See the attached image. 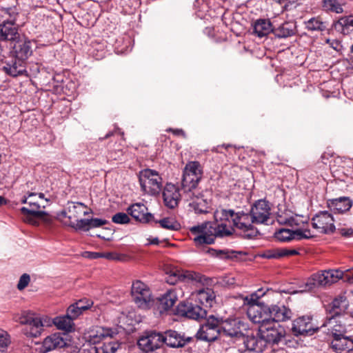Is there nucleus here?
I'll return each instance as SVG.
<instances>
[{"label": "nucleus", "mask_w": 353, "mask_h": 353, "mask_svg": "<svg viewBox=\"0 0 353 353\" xmlns=\"http://www.w3.org/2000/svg\"><path fill=\"white\" fill-rule=\"evenodd\" d=\"M139 181L141 190L152 195L157 194L162 188V178L154 170L144 169L139 172Z\"/></svg>", "instance_id": "5"}, {"label": "nucleus", "mask_w": 353, "mask_h": 353, "mask_svg": "<svg viewBox=\"0 0 353 353\" xmlns=\"http://www.w3.org/2000/svg\"><path fill=\"white\" fill-rule=\"evenodd\" d=\"M281 258L288 256H293L299 254V252L295 249L282 248Z\"/></svg>", "instance_id": "58"}, {"label": "nucleus", "mask_w": 353, "mask_h": 353, "mask_svg": "<svg viewBox=\"0 0 353 353\" xmlns=\"http://www.w3.org/2000/svg\"><path fill=\"white\" fill-rule=\"evenodd\" d=\"M275 238L281 242H288L295 239L292 235V230L290 229L281 228L275 233Z\"/></svg>", "instance_id": "43"}, {"label": "nucleus", "mask_w": 353, "mask_h": 353, "mask_svg": "<svg viewBox=\"0 0 353 353\" xmlns=\"http://www.w3.org/2000/svg\"><path fill=\"white\" fill-rule=\"evenodd\" d=\"M163 198L165 205L170 209L176 208L180 201L179 189L172 183H167L163 189Z\"/></svg>", "instance_id": "23"}, {"label": "nucleus", "mask_w": 353, "mask_h": 353, "mask_svg": "<svg viewBox=\"0 0 353 353\" xmlns=\"http://www.w3.org/2000/svg\"><path fill=\"white\" fill-rule=\"evenodd\" d=\"M312 279L316 281L319 288L329 285L328 279L325 274V270L313 274Z\"/></svg>", "instance_id": "46"}, {"label": "nucleus", "mask_w": 353, "mask_h": 353, "mask_svg": "<svg viewBox=\"0 0 353 353\" xmlns=\"http://www.w3.org/2000/svg\"><path fill=\"white\" fill-rule=\"evenodd\" d=\"M117 334L112 329L103 327H97L96 330H92L90 333V341L93 343H99L104 339L110 337L112 339Z\"/></svg>", "instance_id": "32"}, {"label": "nucleus", "mask_w": 353, "mask_h": 353, "mask_svg": "<svg viewBox=\"0 0 353 353\" xmlns=\"http://www.w3.org/2000/svg\"><path fill=\"white\" fill-rule=\"evenodd\" d=\"M23 34L20 25L14 20H2L0 22V42L11 44Z\"/></svg>", "instance_id": "16"}, {"label": "nucleus", "mask_w": 353, "mask_h": 353, "mask_svg": "<svg viewBox=\"0 0 353 353\" xmlns=\"http://www.w3.org/2000/svg\"><path fill=\"white\" fill-rule=\"evenodd\" d=\"M248 305L247 314L254 323L261 324L262 327L270 324V305L264 302Z\"/></svg>", "instance_id": "10"}, {"label": "nucleus", "mask_w": 353, "mask_h": 353, "mask_svg": "<svg viewBox=\"0 0 353 353\" xmlns=\"http://www.w3.org/2000/svg\"><path fill=\"white\" fill-rule=\"evenodd\" d=\"M167 131L172 132L174 135H176V136L181 135V136L183 137L184 138L186 137L185 132L182 129L169 128Z\"/></svg>", "instance_id": "60"}, {"label": "nucleus", "mask_w": 353, "mask_h": 353, "mask_svg": "<svg viewBox=\"0 0 353 353\" xmlns=\"http://www.w3.org/2000/svg\"><path fill=\"white\" fill-rule=\"evenodd\" d=\"M322 8L324 11L336 14L343 12L342 3L339 0H322Z\"/></svg>", "instance_id": "38"}, {"label": "nucleus", "mask_w": 353, "mask_h": 353, "mask_svg": "<svg viewBox=\"0 0 353 353\" xmlns=\"http://www.w3.org/2000/svg\"><path fill=\"white\" fill-rule=\"evenodd\" d=\"M174 314L188 319L199 321L207 317V310L195 301L194 303L188 301H181L176 307Z\"/></svg>", "instance_id": "8"}, {"label": "nucleus", "mask_w": 353, "mask_h": 353, "mask_svg": "<svg viewBox=\"0 0 353 353\" xmlns=\"http://www.w3.org/2000/svg\"><path fill=\"white\" fill-rule=\"evenodd\" d=\"M303 292H310L313 291L315 289L318 288L316 281L312 279V275L307 280L305 283L304 284Z\"/></svg>", "instance_id": "53"}, {"label": "nucleus", "mask_w": 353, "mask_h": 353, "mask_svg": "<svg viewBox=\"0 0 353 353\" xmlns=\"http://www.w3.org/2000/svg\"><path fill=\"white\" fill-rule=\"evenodd\" d=\"M201 180V177H199V176L183 175L181 190L188 195L192 194V192H194V190L197 188Z\"/></svg>", "instance_id": "31"}, {"label": "nucleus", "mask_w": 353, "mask_h": 353, "mask_svg": "<svg viewBox=\"0 0 353 353\" xmlns=\"http://www.w3.org/2000/svg\"><path fill=\"white\" fill-rule=\"evenodd\" d=\"M305 232L310 234V230L303 231L300 229H297L296 230H292V235L295 236L294 239L296 240L309 239L313 237L312 235H305Z\"/></svg>", "instance_id": "52"}, {"label": "nucleus", "mask_w": 353, "mask_h": 353, "mask_svg": "<svg viewBox=\"0 0 353 353\" xmlns=\"http://www.w3.org/2000/svg\"><path fill=\"white\" fill-rule=\"evenodd\" d=\"M353 204L349 196H340L327 201V207L335 214H343L350 210Z\"/></svg>", "instance_id": "24"}, {"label": "nucleus", "mask_w": 353, "mask_h": 353, "mask_svg": "<svg viewBox=\"0 0 353 353\" xmlns=\"http://www.w3.org/2000/svg\"><path fill=\"white\" fill-rule=\"evenodd\" d=\"M235 213H236V212L232 209H229V210L221 209L219 212L217 211L214 214V218H215L214 222H217L218 223H219L218 221L219 219L221 221H232V219H234V218ZM221 223H223L221 222Z\"/></svg>", "instance_id": "41"}, {"label": "nucleus", "mask_w": 353, "mask_h": 353, "mask_svg": "<svg viewBox=\"0 0 353 353\" xmlns=\"http://www.w3.org/2000/svg\"><path fill=\"white\" fill-rule=\"evenodd\" d=\"M112 221L117 224H127L130 222L128 214L125 212H117L112 217Z\"/></svg>", "instance_id": "48"}, {"label": "nucleus", "mask_w": 353, "mask_h": 353, "mask_svg": "<svg viewBox=\"0 0 353 353\" xmlns=\"http://www.w3.org/2000/svg\"><path fill=\"white\" fill-rule=\"evenodd\" d=\"M353 28V17H343L340 18L338 21L332 23V28L335 30L343 33V34H348Z\"/></svg>", "instance_id": "34"}, {"label": "nucleus", "mask_w": 353, "mask_h": 353, "mask_svg": "<svg viewBox=\"0 0 353 353\" xmlns=\"http://www.w3.org/2000/svg\"><path fill=\"white\" fill-rule=\"evenodd\" d=\"M271 208L269 201L259 199L254 202L250 210L252 215V221L256 224H265L270 219Z\"/></svg>", "instance_id": "17"}, {"label": "nucleus", "mask_w": 353, "mask_h": 353, "mask_svg": "<svg viewBox=\"0 0 353 353\" xmlns=\"http://www.w3.org/2000/svg\"><path fill=\"white\" fill-rule=\"evenodd\" d=\"M331 347L336 353H348L353 350V340L342 333L332 332Z\"/></svg>", "instance_id": "20"}, {"label": "nucleus", "mask_w": 353, "mask_h": 353, "mask_svg": "<svg viewBox=\"0 0 353 353\" xmlns=\"http://www.w3.org/2000/svg\"><path fill=\"white\" fill-rule=\"evenodd\" d=\"M282 248H274L265 250L260 256L268 259H278L281 258Z\"/></svg>", "instance_id": "45"}, {"label": "nucleus", "mask_w": 353, "mask_h": 353, "mask_svg": "<svg viewBox=\"0 0 353 353\" xmlns=\"http://www.w3.org/2000/svg\"><path fill=\"white\" fill-rule=\"evenodd\" d=\"M93 350H97V347H90V348H83L79 350L77 353H98L95 352Z\"/></svg>", "instance_id": "63"}, {"label": "nucleus", "mask_w": 353, "mask_h": 353, "mask_svg": "<svg viewBox=\"0 0 353 353\" xmlns=\"http://www.w3.org/2000/svg\"><path fill=\"white\" fill-rule=\"evenodd\" d=\"M255 221H252V215L250 211L244 212L240 210L236 212L234 219H232V227L236 236L246 239L253 240L261 234L257 228L254 226Z\"/></svg>", "instance_id": "4"}, {"label": "nucleus", "mask_w": 353, "mask_h": 353, "mask_svg": "<svg viewBox=\"0 0 353 353\" xmlns=\"http://www.w3.org/2000/svg\"><path fill=\"white\" fill-rule=\"evenodd\" d=\"M182 334L176 330H168L161 332V341L163 344L172 348L183 347L181 343Z\"/></svg>", "instance_id": "26"}, {"label": "nucleus", "mask_w": 353, "mask_h": 353, "mask_svg": "<svg viewBox=\"0 0 353 353\" xmlns=\"http://www.w3.org/2000/svg\"><path fill=\"white\" fill-rule=\"evenodd\" d=\"M215 297L213 290L212 288H207L206 289L199 290L196 301L199 304L203 306V307H211Z\"/></svg>", "instance_id": "33"}, {"label": "nucleus", "mask_w": 353, "mask_h": 353, "mask_svg": "<svg viewBox=\"0 0 353 353\" xmlns=\"http://www.w3.org/2000/svg\"><path fill=\"white\" fill-rule=\"evenodd\" d=\"M121 343L118 341H111L105 342L102 346L97 347V350H93L95 352L98 353H116L117 350L121 347Z\"/></svg>", "instance_id": "39"}, {"label": "nucleus", "mask_w": 353, "mask_h": 353, "mask_svg": "<svg viewBox=\"0 0 353 353\" xmlns=\"http://www.w3.org/2000/svg\"><path fill=\"white\" fill-rule=\"evenodd\" d=\"M81 314L82 312L79 310V307H78V306L75 305V303H73L71 305H70L66 311V314L69 316V317L72 318L73 321Z\"/></svg>", "instance_id": "50"}, {"label": "nucleus", "mask_w": 353, "mask_h": 353, "mask_svg": "<svg viewBox=\"0 0 353 353\" xmlns=\"http://www.w3.org/2000/svg\"><path fill=\"white\" fill-rule=\"evenodd\" d=\"M2 11L7 15L8 18L4 19L3 20L13 21L17 23V18L19 17V12L16 6L8 7L3 8Z\"/></svg>", "instance_id": "49"}, {"label": "nucleus", "mask_w": 353, "mask_h": 353, "mask_svg": "<svg viewBox=\"0 0 353 353\" xmlns=\"http://www.w3.org/2000/svg\"><path fill=\"white\" fill-rule=\"evenodd\" d=\"M189 231L194 236L193 243L201 254L225 261H238L242 256L248 254L244 251L216 250L206 246L214 244L216 239H223L234 234V229L228 228L226 223L204 221L190 227Z\"/></svg>", "instance_id": "1"}, {"label": "nucleus", "mask_w": 353, "mask_h": 353, "mask_svg": "<svg viewBox=\"0 0 353 353\" xmlns=\"http://www.w3.org/2000/svg\"><path fill=\"white\" fill-rule=\"evenodd\" d=\"M337 232L345 238H350L353 236V229L351 228H339L337 229Z\"/></svg>", "instance_id": "57"}, {"label": "nucleus", "mask_w": 353, "mask_h": 353, "mask_svg": "<svg viewBox=\"0 0 353 353\" xmlns=\"http://www.w3.org/2000/svg\"><path fill=\"white\" fill-rule=\"evenodd\" d=\"M270 324L290 320L293 312L288 307L282 303L271 304Z\"/></svg>", "instance_id": "22"}, {"label": "nucleus", "mask_w": 353, "mask_h": 353, "mask_svg": "<svg viewBox=\"0 0 353 353\" xmlns=\"http://www.w3.org/2000/svg\"><path fill=\"white\" fill-rule=\"evenodd\" d=\"M205 319V323L201 324L197 330L195 338L197 341L208 343L214 342L220 336L219 321L218 317L212 314L207 316Z\"/></svg>", "instance_id": "6"}, {"label": "nucleus", "mask_w": 353, "mask_h": 353, "mask_svg": "<svg viewBox=\"0 0 353 353\" xmlns=\"http://www.w3.org/2000/svg\"><path fill=\"white\" fill-rule=\"evenodd\" d=\"M219 330H220V336H230L240 340L243 336V330L247 329V325L238 318L226 319L218 317Z\"/></svg>", "instance_id": "7"}, {"label": "nucleus", "mask_w": 353, "mask_h": 353, "mask_svg": "<svg viewBox=\"0 0 353 353\" xmlns=\"http://www.w3.org/2000/svg\"><path fill=\"white\" fill-rule=\"evenodd\" d=\"M254 32L259 37H263L267 36L270 32L273 34L272 23L268 19H259L253 23Z\"/></svg>", "instance_id": "29"}, {"label": "nucleus", "mask_w": 353, "mask_h": 353, "mask_svg": "<svg viewBox=\"0 0 353 353\" xmlns=\"http://www.w3.org/2000/svg\"><path fill=\"white\" fill-rule=\"evenodd\" d=\"M163 345L161 332L157 330H145L137 340V346L143 353H154Z\"/></svg>", "instance_id": "9"}, {"label": "nucleus", "mask_w": 353, "mask_h": 353, "mask_svg": "<svg viewBox=\"0 0 353 353\" xmlns=\"http://www.w3.org/2000/svg\"><path fill=\"white\" fill-rule=\"evenodd\" d=\"M273 34L279 39L287 38L296 34V25L293 22L286 21L279 27H274Z\"/></svg>", "instance_id": "30"}, {"label": "nucleus", "mask_w": 353, "mask_h": 353, "mask_svg": "<svg viewBox=\"0 0 353 353\" xmlns=\"http://www.w3.org/2000/svg\"><path fill=\"white\" fill-rule=\"evenodd\" d=\"M177 295L174 290H167L161 297L158 299V309L160 313L170 310L177 301Z\"/></svg>", "instance_id": "27"}, {"label": "nucleus", "mask_w": 353, "mask_h": 353, "mask_svg": "<svg viewBox=\"0 0 353 353\" xmlns=\"http://www.w3.org/2000/svg\"><path fill=\"white\" fill-rule=\"evenodd\" d=\"M131 295L134 303L141 308L148 307L152 301L150 289L139 280L133 282Z\"/></svg>", "instance_id": "13"}, {"label": "nucleus", "mask_w": 353, "mask_h": 353, "mask_svg": "<svg viewBox=\"0 0 353 353\" xmlns=\"http://www.w3.org/2000/svg\"><path fill=\"white\" fill-rule=\"evenodd\" d=\"M305 28L311 32H323L327 30V23L322 21L319 17H312L304 22Z\"/></svg>", "instance_id": "36"}, {"label": "nucleus", "mask_w": 353, "mask_h": 353, "mask_svg": "<svg viewBox=\"0 0 353 353\" xmlns=\"http://www.w3.org/2000/svg\"><path fill=\"white\" fill-rule=\"evenodd\" d=\"M274 292L269 288L266 289L265 291L263 288L258 289L254 292L250 294V300L248 301V303H261L260 301L261 298L263 296L268 295L270 293H273Z\"/></svg>", "instance_id": "42"}, {"label": "nucleus", "mask_w": 353, "mask_h": 353, "mask_svg": "<svg viewBox=\"0 0 353 353\" xmlns=\"http://www.w3.org/2000/svg\"><path fill=\"white\" fill-rule=\"evenodd\" d=\"M346 302V298L339 296L333 299L332 303L326 306L327 319L330 321L337 316H341L345 310L347 304L343 305Z\"/></svg>", "instance_id": "25"}, {"label": "nucleus", "mask_w": 353, "mask_h": 353, "mask_svg": "<svg viewBox=\"0 0 353 353\" xmlns=\"http://www.w3.org/2000/svg\"><path fill=\"white\" fill-rule=\"evenodd\" d=\"M152 223H159L161 228L171 231H179L181 228V224L172 217H164L160 220H157L154 217Z\"/></svg>", "instance_id": "35"}, {"label": "nucleus", "mask_w": 353, "mask_h": 353, "mask_svg": "<svg viewBox=\"0 0 353 353\" xmlns=\"http://www.w3.org/2000/svg\"><path fill=\"white\" fill-rule=\"evenodd\" d=\"M78 307H79V310L83 312L85 310H87L90 307V306L92 305V302L91 303H87L85 304L83 300H79V301L74 303Z\"/></svg>", "instance_id": "59"}, {"label": "nucleus", "mask_w": 353, "mask_h": 353, "mask_svg": "<svg viewBox=\"0 0 353 353\" xmlns=\"http://www.w3.org/2000/svg\"><path fill=\"white\" fill-rule=\"evenodd\" d=\"M334 221L332 213L327 210L319 211L311 219L312 228L321 230L323 234H331L336 231Z\"/></svg>", "instance_id": "14"}, {"label": "nucleus", "mask_w": 353, "mask_h": 353, "mask_svg": "<svg viewBox=\"0 0 353 353\" xmlns=\"http://www.w3.org/2000/svg\"><path fill=\"white\" fill-rule=\"evenodd\" d=\"M108 223V221L105 219L100 218H92L90 219V227L91 228H99L102 225Z\"/></svg>", "instance_id": "54"}, {"label": "nucleus", "mask_w": 353, "mask_h": 353, "mask_svg": "<svg viewBox=\"0 0 353 353\" xmlns=\"http://www.w3.org/2000/svg\"><path fill=\"white\" fill-rule=\"evenodd\" d=\"M193 338L191 336L185 337L184 334L181 336V343H183V347L188 343L192 341Z\"/></svg>", "instance_id": "64"}, {"label": "nucleus", "mask_w": 353, "mask_h": 353, "mask_svg": "<svg viewBox=\"0 0 353 353\" xmlns=\"http://www.w3.org/2000/svg\"><path fill=\"white\" fill-rule=\"evenodd\" d=\"M203 170L201 163L197 161H189L185 165L183 170V175L191 174V176L202 178Z\"/></svg>", "instance_id": "37"}, {"label": "nucleus", "mask_w": 353, "mask_h": 353, "mask_svg": "<svg viewBox=\"0 0 353 353\" xmlns=\"http://www.w3.org/2000/svg\"><path fill=\"white\" fill-rule=\"evenodd\" d=\"M312 316L305 315L298 317L292 321L291 331L295 336H312L320 327L312 323Z\"/></svg>", "instance_id": "11"}, {"label": "nucleus", "mask_w": 353, "mask_h": 353, "mask_svg": "<svg viewBox=\"0 0 353 353\" xmlns=\"http://www.w3.org/2000/svg\"><path fill=\"white\" fill-rule=\"evenodd\" d=\"M190 198L195 197L196 201H194L190 203V206L193 208L194 212L199 214H207L210 211V205L207 199H203V194L202 192H192L189 194Z\"/></svg>", "instance_id": "28"}, {"label": "nucleus", "mask_w": 353, "mask_h": 353, "mask_svg": "<svg viewBox=\"0 0 353 353\" xmlns=\"http://www.w3.org/2000/svg\"><path fill=\"white\" fill-rule=\"evenodd\" d=\"M9 344V339L3 334H0V347H6Z\"/></svg>", "instance_id": "61"}, {"label": "nucleus", "mask_w": 353, "mask_h": 353, "mask_svg": "<svg viewBox=\"0 0 353 353\" xmlns=\"http://www.w3.org/2000/svg\"><path fill=\"white\" fill-rule=\"evenodd\" d=\"M258 330L265 342V347L268 345H278L285 336L284 327L280 325L276 326L274 323L272 326L269 324L263 327H261Z\"/></svg>", "instance_id": "15"}, {"label": "nucleus", "mask_w": 353, "mask_h": 353, "mask_svg": "<svg viewBox=\"0 0 353 353\" xmlns=\"http://www.w3.org/2000/svg\"><path fill=\"white\" fill-rule=\"evenodd\" d=\"M67 346L65 339L60 333H54L46 336L41 346L40 347V353H48L56 349L63 348Z\"/></svg>", "instance_id": "21"}, {"label": "nucleus", "mask_w": 353, "mask_h": 353, "mask_svg": "<svg viewBox=\"0 0 353 353\" xmlns=\"http://www.w3.org/2000/svg\"><path fill=\"white\" fill-rule=\"evenodd\" d=\"M21 324L28 327L25 330V334L28 336L38 337L44 330L45 326H50L53 323L58 330L65 332H72L74 328V323L72 318L69 317L66 314L63 316H56L53 319L43 318L35 316L34 314H27L20 318Z\"/></svg>", "instance_id": "3"}, {"label": "nucleus", "mask_w": 353, "mask_h": 353, "mask_svg": "<svg viewBox=\"0 0 353 353\" xmlns=\"http://www.w3.org/2000/svg\"><path fill=\"white\" fill-rule=\"evenodd\" d=\"M181 277H183V279H187L188 281H200V275L194 272L187 271L183 274H178L176 273H174L170 276V280L168 282L171 284H174V283L180 279Z\"/></svg>", "instance_id": "40"}, {"label": "nucleus", "mask_w": 353, "mask_h": 353, "mask_svg": "<svg viewBox=\"0 0 353 353\" xmlns=\"http://www.w3.org/2000/svg\"><path fill=\"white\" fill-rule=\"evenodd\" d=\"M70 226L74 228L76 230L88 232L90 230V219H81L80 220H77L76 223H71Z\"/></svg>", "instance_id": "47"}, {"label": "nucleus", "mask_w": 353, "mask_h": 353, "mask_svg": "<svg viewBox=\"0 0 353 353\" xmlns=\"http://www.w3.org/2000/svg\"><path fill=\"white\" fill-rule=\"evenodd\" d=\"M115 254L113 252H102V257L109 260H114L116 259Z\"/></svg>", "instance_id": "62"}, {"label": "nucleus", "mask_w": 353, "mask_h": 353, "mask_svg": "<svg viewBox=\"0 0 353 353\" xmlns=\"http://www.w3.org/2000/svg\"><path fill=\"white\" fill-rule=\"evenodd\" d=\"M36 44V40L29 38L25 33L21 35L10 44L8 57L3 61L2 71L12 77H27V61L33 55Z\"/></svg>", "instance_id": "2"}, {"label": "nucleus", "mask_w": 353, "mask_h": 353, "mask_svg": "<svg viewBox=\"0 0 353 353\" xmlns=\"http://www.w3.org/2000/svg\"><path fill=\"white\" fill-rule=\"evenodd\" d=\"M325 274L328 279V284L330 285L343 278V272L339 270H325Z\"/></svg>", "instance_id": "44"}, {"label": "nucleus", "mask_w": 353, "mask_h": 353, "mask_svg": "<svg viewBox=\"0 0 353 353\" xmlns=\"http://www.w3.org/2000/svg\"><path fill=\"white\" fill-rule=\"evenodd\" d=\"M243 341V347L239 349L241 352L245 351L253 352H262L265 346L263 339H262L261 334H259V330H257L256 335H247L244 334L240 339Z\"/></svg>", "instance_id": "18"}, {"label": "nucleus", "mask_w": 353, "mask_h": 353, "mask_svg": "<svg viewBox=\"0 0 353 353\" xmlns=\"http://www.w3.org/2000/svg\"><path fill=\"white\" fill-rule=\"evenodd\" d=\"M82 256L89 259H97L102 257V252L85 251Z\"/></svg>", "instance_id": "56"}, {"label": "nucleus", "mask_w": 353, "mask_h": 353, "mask_svg": "<svg viewBox=\"0 0 353 353\" xmlns=\"http://www.w3.org/2000/svg\"><path fill=\"white\" fill-rule=\"evenodd\" d=\"M127 212L135 221L146 224L154 220V214L148 212V208L141 203H135L127 208Z\"/></svg>", "instance_id": "19"}, {"label": "nucleus", "mask_w": 353, "mask_h": 353, "mask_svg": "<svg viewBox=\"0 0 353 353\" xmlns=\"http://www.w3.org/2000/svg\"><path fill=\"white\" fill-rule=\"evenodd\" d=\"M30 281V275L26 273L23 274L19 278V281L17 284V289L19 290H22L25 289L28 285Z\"/></svg>", "instance_id": "51"}, {"label": "nucleus", "mask_w": 353, "mask_h": 353, "mask_svg": "<svg viewBox=\"0 0 353 353\" xmlns=\"http://www.w3.org/2000/svg\"><path fill=\"white\" fill-rule=\"evenodd\" d=\"M28 205L30 208L22 207L20 209L21 214L27 216L25 221L33 225H38L39 222L35 219H39L48 225L51 224L52 222V217L47 212L39 210L41 206L38 203L29 201Z\"/></svg>", "instance_id": "12"}, {"label": "nucleus", "mask_w": 353, "mask_h": 353, "mask_svg": "<svg viewBox=\"0 0 353 353\" xmlns=\"http://www.w3.org/2000/svg\"><path fill=\"white\" fill-rule=\"evenodd\" d=\"M298 217H302L301 216L296 215L295 217L290 216L288 218V220L283 221L282 223H288V225L293 227L298 226L300 225L301 221L298 219ZM301 223H307V221H301Z\"/></svg>", "instance_id": "55"}]
</instances>
